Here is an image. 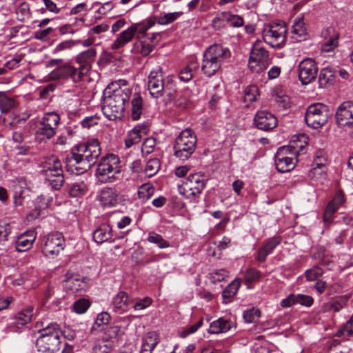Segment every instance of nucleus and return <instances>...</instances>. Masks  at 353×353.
<instances>
[{"mask_svg":"<svg viewBox=\"0 0 353 353\" xmlns=\"http://www.w3.org/2000/svg\"><path fill=\"white\" fill-rule=\"evenodd\" d=\"M101 154V147L97 139H92L74 145L68 157V162L74 167L77 174H82L97 162Z\"/></svg>","mask_w":353,"mask_h":353,"instance_id":"1","label":"nucleus"},{"mask_svg":"<svg viewBox=\"0 0 353 353\" xmlns=\"http://www.w3.org/2000/svg\"><path fill=\"white\" fill-rule=\"evenodd\" d=\"M305 137L303 134L294 137L288 146L279 148L275 157V165L279 172H288L292 170L296 163L295 156L303 152L306 146Z\"/></svg>","mask_w":353,"mask_h":353,"instance_id":"2","label":"nucleus"},{"mask_svg":"<svg viewBox=\"0 0 353 353\" xmlns=\"http://www.w3.org/2000/svg\"><path fill=\"white\" fill-rule=\"evenodd\" d=\"M231 52L228 48L219 44H214L207 48L203 53L201 70L207 77L214 75L221 65L230 57Z\"/></svg>","mask_w":353,"mask_h":353,"instance_id":"3","label":"nucleus"},{"mask_svg":"<svg viewBox=\"0 0 353 353\" xmlns=\"http://www.w3.org/2000/svg\"><path fill=\"white\" fill-rule=\"evenodd\" d=\"M148 89L151 96L158 99L163 94L172 97L175 92V85L172 77L164 79L162 69L157 67L148 75Z\"/></svg>","mask_w":353,"mask_h":353,"instance_id":"4","label":"nucleus"},{"mask_svg":"<svg viewBox=\"0 0 353 353\" xmlns=\"http://www.w3.org/2000/svg\"><path fill=\"white\" fill-rule=\"evenodd\" d=\"M196 137L190 128L181 131L175 139L174 154L179 160H187L196 149Z\"/></svg>","mask_w":353,"mask_h":353,"instance_id":"5","label":"nucleus"},{"mask_svg":"<svg viewBox=\"0 0 353 353\" xmlns=\"http://www.w3.org/2000/svg\"><path fill=\"white\" fill-rule=\"evenodd\" d=\"M205 187V180L199 173L190 174L178 185L179 193L185 199L193 200L199 197Z\"/></svg>","mask_w":353,"mask_h":353,"instance_id":"6","label":"nucleus"},{"mask_svg":"<svg viewBox=\"0 0 353 353\" xmlns=\"http://www.w3.org/2000/svg\"><path fill=\"white\" fill-rule=\"evenodd\" d=\"M120 161L119 157L113 154L103 157L100 161L96 175L102 183L112 182L114 175L120 173Z\"/></svg>","mask_w":353,"mask_h":353,"instance_id":"7","label":"nucleus"},{"mask_svg":"<svg viewBox=\"0 0 353 353\" xmlns=\"http://www.w3.org/2000/svg\"><path fill=\"white\" fill-rule=\"evenodd\" d=\"M330 117L328 107L321 103L309 105L305 114V121L308 127L319 129L324 126Z\"/></svg>","mask_w":353,"mask_h":353,"instance_id":"8","label":"nucleus"},{"mask_svg":"<svg viewBox=\"0 0 353 353\" xmlns=\"http://www.w3.org/2000/svg\"><path fill=\"white\" fill-rule=\"evenodd\" d=\"M123 86L118 83H112L103 91V99L121 108H125V103L128 101L132 90L125 85V81H119Z\"/></svg>","mask_w":353,"mask_h":353,"instance_id":"9","label":"nucleus"},{"mask_svg":"<svg viewBox=\"0 0 353 353\" xmlns=\"http://www.w3.org/2000/svg\"><path fill=\"white\" fill-rule=\"evenodd\" d=\"M46 180L54 190H59L63 186L64 177L59 159L52 155L46 158Z\"/></svg>","mask_w":353,"mask_h":353,"instance_id":"10","label":"nucleus"},{"mask_svg":"<svg viewBox=\"0 0 353 353\" xmlns=\"http://www.w3.org/2000/svg\"><path fill=\"white\" fill-rule=\"evenodd\" d=\"M287 28L283 22L272 23L265 26L263 39L272 48H281L286 40Z\"/></svg>","mask_w":353,"mask_h":353,"instance_id":"11","label":"nucleus"},{"mask_svg":"<svg viewBox=\"0 0 353 353\" xmlns=\"http://www.w3.org/2000/svg\"><path fill=\"white\" fill-rule=\"evenodd\" d=\"M269 65V52L256 41L252 46L249 59V66L252 71L259 72Z\"/></svg>","mask_w":353,"mask_h":353,"instance_id":"12","label":"nucleus"},{"mask_svg":"<svg viewBox=\"0 0 353 353\" xmlns=\"http://www.w3.org/2000/svg\"><path fill=\"white\" fill-rule=\"evenodd\" d=\"M335 123L343 130L353 129V101H347L341 103L335 112Z\"/></svg>","mask_w":353,"mask_h":353,"instance_id":"13","label":"nucleus"},{"mask_svg":"<svg viewBox=\"0 0 353 353\" xmlns=\"http://www.w3.org/2000/svg\"><path fill=\"white\" fill-rule=\"evenodd\" d=\"M81 71L80 67L76 68L70 64L66 63L51 70L48 76L46 77V81L70 77L73 81H81L84 76H86L85 74H80L79 72Z\"/></svg>","mask_w":353,"mask_h":353,"instance_id":"14","label":"nucleus"},{"mask_svg":"<svg viewBox=\"0 0 353 353\" xmlns=\"http://www.w3.org/2000/svg\"><path fill=\"white\" fill-rule=\"evenodd\" d=\"M65 277L63 288L68 294L77 296L86 290L87 283L80 275L68 272Z\"/></svg>","mask_w":353,"mask_h":353,"instance_id":"15","label":"nucleus"},{"mask_svg":"<svg viewBox=\"0 0 353 353\" xmlns=\"http://www.w3.org/2000/svg\"><path fill=\"white\" fill-rule=\"evenodd\" d=\"M317 72L316 63L312 59H304L299 64V78L303 85H307L314 81Z\"/></svg>","mask_w":353,"mask_h":353,"instance_id":"16","label":"nucleus"},{"mask_svg":"<svg viewBox=\"0 0 353 353\" xmlns=\"http://www.w3.org/2000/svg\"><path fill=\"white\" fill-rule=\"evenodd\" d=\"M61 330L59 325L46 327V352L54 353L59 350Z\"/></svg>","mask_w":353,"mask_h":353,"instance_id":"17","label":"nucleus"},{"mask_svg":"<svg viewBox=\"0 0 353 353\" xmlns=\"http://www.w3.org/2000/svg\"><path fill=\"white\" fill-rule=\"evenodd\" d=\"M33 309L28 307L18 312L12 322L8 324V325L1 331L3 334H7L11 332H17L20 329V326L25 325L29 323L32 316Z\"/></svg>","mask_w":353,"mask_h":353,"instance_id":"18","label":"nucleus"},{"mask_svg":"<svg viewBox=\"0 0 353 353\" xmlns=\"http://www.w3.org/2000/svg\"><path fill=\"white\" fill-rule=\"evenodd\" d=\"M256 126L264 131H269L277 125V119L272 113L265 111H258L254 117Z\"/></svg>","mask_w":353,"mask_h":353,"instance_id":"19","label":"nucleus"},{"mask_svg":"<svg viewBox=\"0 0 353 353\" xmlns=\"http://www.w3.org/2000/svg\"><path fill=\"white\" fill-rule=\"evenodd\" d=\"M327 155L324 150H317L314 157L312 163V169L310 172V176L312 178H319L322 174L326 173Z\"/></svg>","mask_w":353,"mask_h":353,"instance_id":"20","label":"nucleus"},{"mask_svg":"<svg viewBox=\"0 0 353 353\" xmlns=\"http://www.w3.org/2000/svg\"><path fill=\"white\" fill-rule=\"evenodd\" d=\"M64 239L59 232L50 233L46 240V251L52 256H57L63 250Z\"/></svg>","mask_w":353,"mask_h":353,"instance_id":"21","label":"nucleus"},{"mask_svg":"<svg viewBox=\"0 0 353 353\" xmlns=\"http://www.w3.org/2000/svg\"><path fill=\"white\" fill-rule=\"evenodd\" d=\"M97 56L95 48H91L81 52L76 57V61L79 64L81 74L87 75L91 68V63L93 62Z\"/></svg>","mask_w":353,"mask_h":353,"instance_id":"22","label":"nucleus"},{"mask_svg":"<svg viewBox=\"0 0 353 353\" xmlns=\"http://www.w3.org/2000/svg\"><path fill=\"white\" fill-rule=\"evenodd\" d=\"M281 242V237L280 236H274L266 239L263 245L258 250L256 259L259 262H264L267 256L274 251Z\"/></svg>","mask_w":353,"mask_h":353,"instance_id":"23","label":"nucleus"},{"mask_svg":"<svg viewBox=\"0 0 353 353\" xmlns=\"http://www.w3.org/2000/svg\"><path fill=\"white\" fill-rule=\"evenodd\" d=\"M132 303L133 300L130 299L128 294L123 291L116 294L112 301L114 311L121 314L127 312Z\"/></svg>","mask_w":353,"mask_h":353,"instance_id":"24","label":"nucleus"},{"mask_svg":"<svg viewBox=\"0 0 353 353\" xmlns=\"http://www.w3.org/2000/svg\"><path fill=\"white\" fill-rule=\"evenodd\" d=\"M101 110L104 116L110 121L121 119L124 113L125 108L115 105L104 99H102Z\"/></svg>","mask_w":353,"mask_h":353,"instance_id":"25","label":"nucleus"},{"mask_svg":"<svg viewBox=\"0 0 353 353\" xmlns=\"http://www.w3.org/2000/svg\"><path fill=\"white\" fill-rule=\"evenodd\" d=\"M220 21H225L229 26L234 28L242 27L244 24L242 17L234 14L230 12H222L213 19L214 25Z\"/></svg>","mask_w":353,"mask_h":353,"instance_id":"26","label":"nucleus"},{"mask_svg":"<svg viewBox=\"0 0 353 353\" xmlns=\"http://www.w3.org/2000/svg\"><path fill=\"white\" fill-rule=\"evenodd\" d=\"M134 37L135 35L133 33V30L130 27H128L117 35L116 39L111 44L110 48L113 50L123 48L128 43L131 42Z\"/></svg>","mask_w":353,"mask_h":353,"instance_id":"27","label":"nucleus"},{"mask_svg":"<svg viewBox=\"0 0 353 353\" xmlns=\"http://www.w3.org/2000/svg\"><path fill=\"white\" fill-rule=\"evenodd\" d=\"M36 239L34 231L23 232L18 236L15 242L16 250L19 252H23L29 250Z\"/></svg>","mask_w":353,"mask_h":353,"instance_id":"28","label":"nucleus"},{"mask_svg":"<svg viewBox=\"0 0 353 353\" xmlns=\"http://www.w3.org/2000/svg\"><path fill=\"white\" fill-rule=\"evenodd\" d=\"M137 40L133 44L132 52L133 53H139L143 57L150 54L154 50V44L149 42L148 39H145L142 37H138Z\"/></svg>","mask_w":353,"mask_h":353,"instance_id":"29","label":"nucleus"},{"mask_svg":"<svg viewBox=\"0 0 353 353\" xmlns=\"http://www.w3.org/2000/svg\"><path fill=\"white\" fill-rule=\"evenodd\" d=\"M119 194L117 190L112 188H104L99 196V200L104 206L112 207L116 205Z\"/></svg>","mask_w":353,"mask_h":353,"instance_id":"30","label":"nucleus"},{"mask_svg":"<svg viewBox=\"0 0 353 353\" xmlns=\"http://www.w3.org/2000/svg\"><path fill=\"white\" fill-rule=\"evenodd\" d=\"M59 121L57 113L52 112L46 114V138L50 139L54 135Z\"/></svg>","mask_w":353,"mask_h":353,"instance_id":"31","label":"nucleus"},{"mask_svg":"<svg viewBox=\"0 0 353 353\" xmlns=\"http://www.w3.org/2000/svg\"><path fill=\"white\" fill-rule=\"evenodd\" d=\"M233 323L232 321L224 318H219L210 323L208 333L216 334L225 333L229 331Z\"/></svg>","mask_w":353,"mask_h":353,"instance_id":"32","label":"nucleus"},{"mask_svg":"<svg viewBox=\"0 0 353 353\" xmlns=\"http://www.w3.org/2000/svg\"><path fill=\"white\" fill-rule=\"evenodd\" d=\"M307 26L304 21L303 16L296 18L292 27L293 37L298 40H303L307 35Z\"/></svg>","mask_w":353,"mask_h":353,"instance_id":"33","label":"nucleus"},{"mask_svg":"<svg viewBox=\"0 0 353 353\" xmlns=\"http://www.w3.org/2000/svg\"><path fill=\"white\" fill-rule=\"evenodd\" d=\"M112 236V228L107 223L101 224L93 233L94 241L101 244Z\"/></svg>","mask_w":353,"mask_h":353,"instance_id":"34","label":"nucleus"},{"mask_svg":"<svg viewBox=\"0 0 353 353\" xmlns=\"http://www.w3.org/2000/svg\"><path fill=\"white\" fill-rule=\"evenodd\" d=\"M131 117L137 121L141 118L143 111V100L139 93H134L131 101Z\"/></svg>","mask_w":353,"mask_h":353,"instance_id":"35","label":"nucleus"},{"mask_svg":"<svg viewBox=\"0 0 353 353\" xmlns=\"http://www.w3.org/2000/svg\"><path fill=\"white\" fill-rule=\"evenodd\" d=\"M335 74L330 68H323L320 71L319 77V84L321 88H327L334 85L335 82Z\"/></svg>","mask_w":353,"mask_h":353,"instance_id":"36","label":"nucleus"},{"mask_svg":"<svg viewBox=\"0 0 353 353\" xmlns=\"http://www.w3.org/2000/svg\"><path fill=\"white\" fill-rule=\"evenodd\" d=\"M145 128L137 125L128 132L127 138L125 139V147L129 148L134 144L139 143L143 134H144Z\"/></svg>","mask_w":353,"mask_h":353,"instance_id":"37","label":"nucleus"},{"mask_svg":"<svg viewBox=\"0 0 353 353\" xmlns=\"http://www.w3.org/2000/svg\"><path fill=\"white\" fill-rule=\"evenodd\" d=\"M241 284V279H235L223 291L222 298L223 303H227L231 301L232 299L237 293Z\"/></svg>","mask_w":353,"mask_h":353,"instance_id":"38","label":"nucleus"},{"mask_svg":"<svg viewBox=\"0 0 353 353\" xmlns=\"http://www.w3.org/2000/svg\"><path fill=\"white\" fill-rule=\"evenodd\" d=\"M350 299V296H339L327 303V309L330 312H338L345 307Z\"/></svg>","mask_w":353,"mask_h":353,"instance_id":"39","label":"nucleus"},{"mask_svg":"<svg viewBox=\"0 0 353 353\" xmlns=\"http://www.w3.org/2000/svg\"><path fill=\"white\" fill-rule=\"evenodd\" d=\"M198 64L196 62L190 61L188 65L183 68L179 74V78L184 82L190 81L193 77V71L196 70Z\"/></svg>","mask_w":353,"mask_h":353,"instance_id":"40","label":"nucleus"},{"mask_svg":"<svg viewBox=\"0 0 353 353\" xmlns=\"http://www.w3.org/2000/svg\"><path fill=\"white\" fill-rule=\"evenodd\" d=\"M274 101L278 106L282 109H287L290 106V99L288 96L283 93L280 88L274 90Z\"/></svg>","mask_w":353,"mask_h":353,"instance_id":"41","label":"nucleus"},{"mask_svg":"<svg viewBox=\"0 0 353 353\" xmlns=\"http://www.w3.org/2000/svg\"><path fill=\"white\" fill-rule=\"evenodd\" d=\"M91 305L89 299L81 298L74 302L72 305V311L78 314H83L87 312Z\"/></svg>","mask_w":353,"mask_h":353,"instance_id":"42","label":"nucleus"},{"mask_svg":"<svg viewBox=\"0 0 353 353\" xmlns=\"http://www.w3.org/2000/svg\"><path fill=\"white\" fill-rule=\"evenodd\" d=\"M113 347V341H109L104 338L98 340L94 347V353H109Z\"/></svg>","mask_w":353,"mask_h":353,"instance_id":"43","label":"nucleus"},{"mask_svg":"<svg viewBox=\"0 0 353 353\" xmlns=\"http://www.w3.org/2000/svg\"><path fill=\"white\" fill-rule=\"evenodd\" d=\"M148 241L156 244L160 249L168 248L170 247V243L165 241L161 235L154 232H150L148 236Z\"/></svg>","mask_w":353,"mask_h":353,"instance_id":"44","label":"nucleus"},{"mask_svg":"<svg viewBox=\"0 0 353 353\" xmlns=\"http://www.w3.org/2000/svg\"><path fill=\"white\" fill-rule=\"evenodd\" d=\"M228 277L229 272L225 269L214 270L209 273L208 276L210 281L214 284L223 281Z\"/></svg>","mask_w":353,"mask_h":353,"instance_id":"45","label":"nucleus"},{"mask_svg":"<svg viewBox=\"0 0 353 353\" xmlns=\"http://www.w3.org/2000/svg\"><path fill=\"white\" fill-rule=\"evenodd\" d=\"M154 188L150 183L141 185L138 190V196L143 201L148 200L154 194Z\"/></svg>","mask_w":353,"mask_h":353,"instance_id":"46","label":"nucleus"},{"mask_svg":"<svg viewBox=\"0 0 353 353\" xmlns=\"http://www.w3.org/2000/svg\"><path fill=\"white\" fill-rule=\"evenodd\" d=\"M88 192V188L84 182L74 183L70 188L69 194L72 197L84 195Z\"/></svg>","mask_w":353,"mask_h":353,"instance_id":"47","label":"nucleus"},{"mask_svg":"<svg viewBox=\"0 0 353 353\" xmlns=\"http://www.w3.org/2000/svg\"><path fill=\"white\" fill-rule=\"evenodd\" d=\"M15 104L13 99L8 97L3 93H0V110L2 113L8 112Z\"/></svg>","mask_w":353,"mask_h":353,"instance_id":"48","label":"nucleus"},{"mask_svg":"<svg viewBox=\"0 0 353 353\" xmlns=\"http://www.w3.org/2000/svg\"><path fill=\"white\" fill-rule=\"evenodd\" d=\"M259 96L258 88L256 85H250L244 90L245 102L252 103L256 101Z\"/></svg>","mask_w":353,"mask_h":353,"instance_id":"49","label":"nucleus"},{"mask_svg":"<svg viewBox=\"0 0 353 353\" xmlns=\"http://www.w3.org/2000/svg\"><path fill=\"white\" fill-rule=\"evenodd\" d=\"M338 34L333 32L328 39H325L322 44V50L324 52H330L336 48L338 46Z\"/></svg>","mask_w":353,"mask_h":353,"instance_id":"50","label":"nucleus"},{"mask_svg":"<svg viewBox=\"0 0 353 353\" xmlns=\"http://www.w3.org/2000/svg\"><path fill=\"white\" fill-rule=\"evenodd\" d=\"M159 168L160 163L159 160L157 159H152L147 162L144 172L148 176L151 177L158 172Z\"/></svg>","mask_w":353,"mask_h":353,"instance_id":"51","label":"nucleus"},{"mask_svg":"<svg viewBox=\"0 0 353 353\" xmlns=\"http://www.w3.org/2000/svg\"><path fill=\"white\" fill-rule=\"evenodd\" d=\"M323 270L321 268L316 265L305 272V276L308 281H314L317 280L323 274Z\"/></svg>","mask_w":353,"mask_h":353,"instance_id":"52","label":"nucleus"},{"mask_svg":"<svg viewBox=\"0 0 353 353\" xmlns=\"http://www.w3.org/2000/svg\"><path fill=\"white\" fill-rule=\"evenodd\" d=\"M261 272L256 268H249L245 274V281L247 283H256L261 278Z\"/></svg>","mask_w":353,"mask_h":353,"instance_id":"53","label":"nucleus"},{"mask_svg":"<svg viewBox=\"0 0 353 353\" xmlns=\"http://www.w3.org/2000/svg\"><path fill=\"white\" fill-rule=\"evenodd\" d=\"M41 326L42 322H37L35 325L36 330L33 331V334L36 333L40 334L35 343L39 352H43V348L44 347V334L42 332L43 329L41 328Z\"/></svg>","mask_w":353,"mask_h":353,"instance_id":"54","label":"nucleus"},{"mask_svg":"<svg viewBox=\"0 0 353 353\" xmlns=\"http://www.w3.org/2000/svg\"><path fill=\"white\" fill-rule=\"evenodd\" d=\"M352 334H353V315L347 321V323L337 331L336 336L338 337H343Z\"/></svg>","mask_w":353,"mask_h":353,"instance_id":"55","label":"nucleus"},{"mask_svg":"<svg viewBox=\"0 0 353 353\" xmlns=\"http://www.w3.org/2000/svg\"><path fill=\"white\" fill-rule=\"evenodd\" d=\"M261 316V311L257 309L252 307L243 312V319L245 322L251 323L255 322Z\"/></svg>","mask_w":353,"mask_h":353,"instance_id":"56","label":"nucleus"},{"mask_svg":"<svg viewBox=\"0 0 353 353\" xmlns=\"http://www.w3.org/2000/svg\"><path fill=\"white\" fill-rule=\"evenodd\" d=\"M180 12H170L157 19V23L159 25H168L176 21L180 16Z\"/></svg>","mask_w":353,"mask_h":353,"instance_id":"57","label":"nucleus"},{"mask_svg":"<svg viewBox=\"0 0 353 353\" xmlns=\"http://www.w3.org/2000/svg\"><path fill=\"white\" fill-rule=\"evenodd\" d=\"M120 334H121V327L114 325L109 327L106 330L105 336L103 338L105 340H109V341H112L113 339H117Z\"/></svg>","mask_w":353,"mask_h":353,"instance_id":"58","label":"nucleus"},{"mask_svg":"<svg viewBox=\"0 0 353 353\" xmlns=\"http://www.w3.org/2000/svg\"><path fill=\"white\" fill-rule=\"evenodd\" d=\"M130 27L133 30V33L134 34L137 39L138 37H142L143 38H145L146 36V32L148 31V28L143 22L133 23Z\"/></svg>","mask_w":353,"mask_h":353,"instance_id":"59","label":"nucleus"},{"mask_svg":"<svg viewBox=\"0 0 353 353\" xmlns=\"http://www.w3.org/2000/svg\"><path fill=\"white\" fill-rule=\"evenodd\" d=\"M338 209L339 208L328 203L323 214V221L325 224H330L331 223L332 219Z\"/></svg>","mask_w":353,"mask_h":353,"instance_id":"60","label":"nucleus"},{"mask_svg":"<svg viewBox=\"0 0 353 353\" xmlns=\"http://www.w3.org/2000/svg\"><path fill=\"white\" fill-rule=\"evenodd\" d=\"M156 145V139L153 137L147 138L142 145L141 151L143 153L149 154L152 153Z\"/></svg>","mask_w":353,"mask_h":353,"instance_id":"61","label":"nucleus"},{"mask_svg":"<svg viewBox=\"0 0 353 353\" xmlns=\"http://www.w3.org/2000/svg\"><path fill=\"white\" fill-rule=\"evenodd\" d=\"M296 303L301 305L310 307L314 303V299L311 296L298 294H295Z\"/></svg>","mask_w":353,"mask_h":353,"instance_id":"62","label":"nucleus"},{"mask_svg":"<svg viewBox=\"0 0 353 353\" xmlns=\"http://www.w3.org/2000/svg\"><path fill=\"white\" fill-rule=\"evenodd\" d=\"M152 299L149 297H145L143 299H138L132 303L133 308L134 310H141L147 308L152 304Z\"/></svg>","mask_w":353,"mask_h":353,"instance_id":"63","label":"nucleus"},{"mask_svg":"<svg viewBox=\"0 0 353 353\" xmlns=\"http://www.w3.org/2000/svg\"><path fill=\"white\" fill-rule=\"evenodd\" d=\"M110 318L111 317L109 313L106 312H102L97 315L94 321V324L97 327L106 325L109 323Z\"/></svg>","mask_w":353,"mask_h":353,"instance_id":"64","label":"nucleus"}]
</instances>
